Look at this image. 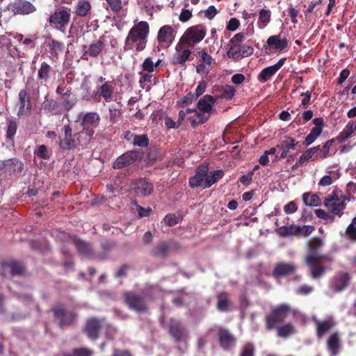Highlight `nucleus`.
<instances>
[{"instance_id": "c85d7f7f", "label": "nucleus", "mask_w": 356, "mask_h": 356, "mask_svg": "<svg viewBox=\"0 0 356 356\" xmlns=\"http://www.w3.org/2000/svg\"><path fill=\"white\" fill-rule=\"evenodd\" d=\"M175 37V31L170 25L162 26L157 35V40L159 43H171Z\"/></svg>"}, {"instance_id": "774afa93", "label": "nucleus", "mask_w": 356, "mask_h": 356, "mask_svg": "<svg viewBox=\"0 0 356 356\" xmlns=\"http://www.w3.org/2000/svg\"><path fill=\"white\" fill-rule=\"evenodd\" d=\"M105 1L109 5L111 10L114 13H118L122 8L121 0H105Z\"/></svg>"}, {"instance_id": "5701e85b", "label": "nucleus", "mask_w": 356, "mask_h": 356, "mask_svg": "<svg viewBox=\"0 0 356 356\" xmlns=\"http://www.w3.org/2000/svg\"><path fill=\"white\" fill-rule=\"evenodd\" d=\"M104 47V44L100 40L94 41L90 45H85L83 47L82 58L85 60H88V57L96 58L102 53Z\"/></svg>"}, {"instance_id": "9d476101", "label": "nucleus", "mask_w": 356, "mask_h": 356, "mask_svg": "<svg viewBox=\"0 0 356 356\" xmlns=\"http://www.w3.org/2000/svg\"><path fill=\"white\" fill-rule=\"evenodd\" d=\"M339 200L340 198L337 194V191H334L325 197L323 203L330 213L341 217L343 215V211L346 209V204L343 201L339 202Z\"/></svg>"}, {"instance_id": "864d4df0", "label": "nucleus", "mask_w": 356, "mask_h": 356, "mask_svg": "<svg viewBox=\"0 0 356 356\" xmlns=\"http://www.w3.org/2000/svg\"><path fill=\"white\" fill-rule=\"evenodd\" d=\"M275 73V70L271 65L263 69L259 74L257 79L261 83H265L268 81Z\"/></svg>"}, {"instance_id": "f257e3e1", "label": "nucleus", "mask_w": 356, "mask_h": 356, "mask_svg": "<svg viewBox=\"0 0 356 356\" xmlns=\"http://www.w3.org/2000/svg\"><path fill=\"white\" fill-rule=\"evenodd\" d=\"M149 31V27L147 22L141 21L135 24L129 30L125 39L124 49L131 50L134 47L136 51L145 49Z\"/></svg>"}, {"instance_id": "412c9836", "label": "nucleus", "mask_w": 356, "mask_h": 356, "mask_svg": "<svg viewBox=\"0 0 356 356\" xmlns=\"http://www.w3.org/2000/svg\"><path fill=\"white\" fill-rule=\"evenodd\" d=\"M179 248L176 243L165 241L158 244L150 252V254L156 258L165 259L170 254L171 248Z\"/></svg>"}, {"instance_id": "13d9d810", "label": "nucleus", "mask_w": 356, "mask_h": 356, "mask_svg": "<svg viewBox=\"0 0 356 356\" xmlns=\"http://www.w3.org/2000/svg\"><path fill=\"white\" fill-rule=\"evenodd\" d=\"M333 142L334 140L331 139L326 141L322 147L319 145L318 158L319 157L321 159H325L327 157L330 149V147L332 146Z\"/></svg>"}, {"instance_id": "49530a36", "label": "nucleus", "mask_w": 356, "mask_h": 356, "mask_svg": "<svg viewBox=\"0 0 356 356\" xmlns=\"http://www.w3.org/2000/svg\"><path fill=\"white\" fill-rule=\"evenodd\" d=\"M300 225L282 226L277 229V232L282 236H298Z\"/></svg>"}, {"instance_id": "393cba45", "label": "nucleus", "mask_w": 356, "mask_h": 356, "mask_svg": "<svg viewBox=\"0 0 356 356\" xmlns=\"http://www.w3.org/2000/svg\"><path fill=\"white\" fill-rule=\"evenodd\" d=\"M296 270V266L291 263L280 262L275 264L273 270V275L275 278L293 274Z\"/></svg>"}, {"instance_id": "4be33fe9", "label": "nucleus", "mask_w": 356, "mask_h": 356, "mask_svg": "<svg viewBox=\"0 0 356 356\" xmlns=\"http://www.w3.org/2000/svg\"><path fill=\"white\" fill-rule=\"evenodd\" d=\"M114 89L113 81H105L102 86H97L96 95H98L99 98H103L106 102H110L113 100Z\"/></svg>"}, {"instance_id": "5fc2aeb1", "label": "nucleus", "mask_w": 356, "mask_h": 356, "mask_svg": "<svg viewBox=\"0 0 356 356\" xmlns=\"http://www.w3.org/2000/svg\"><path fill=\"white\" fill-rule=\"evenodd\" d=\"M48 46L51 54L58 55L63 51L64 44L55 39H50Z\"/></svg>"}, {"instance_id": "a211bd4d", "label": "nucleus", "mask_w": 356, "mask_h": 356, "mask_svg": "<svg viewBox=\"0 0 356 356\" xmlns=\"http://www.w3.org/2000/svg\"><path fill=\"white\" fill-rule=\"evenodd\" d=\"M198 65L196 67V71L198 74H208L209 67L215 63L214 59L204 49L199 51L197 53Z\"/></svg>"}, {"instance_id": "6ab92c4d", "label": "nucleus", "mask_w": 356, "mask_h": 356, "mask_svg": "<svg viewBox=\"0 0 356 356\" xmlns=\"http://www.w3.org/2000/svg\"><path fill=\"white\" fill-rule=\"evenodd\" d=\"M18 97L19 109L17 116L20 118L29 115L32 108L29 95L26 90H21Z\"/></svg>"}, {"instance_id": "603ef678", "label": "nucleus", "mask_w": 356, "mask_h": 356, "mask_svg": "<svg viewBox=\"0 0 356 356\" xmlns=\"http://www.w3.org/2000/svg\"><path fill=\"white\" fill-rule=\"evenodd\" d=\"M229 49L227 55L229 58L238 60L241 58V44H230L229 42Z\"/></svg>"}, {"instance_id": "aec40b11", "label": "nucleus", "mask_w": 356, "mask_h": 356, "mask_svg": "<svg viewBox=\"0 0 356 356\" xmlns=\"http://www.w3.org/2000/svg\"><path fill=\"white\" fill-rule=\"evenodd\" d=\"M209 173V165L203 163L199 165L195 171V175L189 179V185L191 188L203 186L204 180Z\"/></svg>"}, {"instance_id": "4c0bfd02", "label": "nucleus", "mask_w": 356, "mask_h": 356, "mask_svg": "<svg viewBox=\"0 0 356 356\" xmlns=\"http://www.w3.org/2000/svg\"><path fill=\"white\" fill-rule=\"evenodd\" d=\"M91 3L88 0H79L75 7V13L79 17H86L91 13Z\"/></svg>"}, {"instance_id": "473e14b6", "label": "nucleus", "mask_w": 356, "mask_h": 356, "mask_svg": "<svg viewBox=\"0 0 356 356\" xmlns=\"http://www.w3.org/2000/svg\"><path fill=\"white\" fill-rule=\"evenodd\" d=\"M177 52L172 58L171 63L174 65H184L186 60H189V57L191 55V51L189 49H186L182 51L179 50V46L176 47Z\"/></svg>"}, {"instance_id": "e2e57ef3", "label": "nucleus", "mask_w": 356, "mask_h": 356, "mask_svg": "<svg viewBox=\"0 0 356 356\" xmlns=\"http://www.w3.org/2000/svg\"><path fill=\"white\" fill-rule=\"evenodd\" d=\"M321 134V133L318 132L317 129L316 130L312 129L310 133L306 136L303 144L306 146L311 145L315 141V140Z\"/></svg>"}, {"instance_id": "72a5a7b5", "label": "nucleus", "mask_w": 356, "mask_h": 356, "mask_svg": "<svg viewBox=\"0 0 356 356\" xmlns=\"http://www.w3.org/2000/svg\"><path fill=\"white\" fill-rule=\"evenodd\" d=\"M216 308L220 312H227L232 307L229 295L227 292H221L217 295Z\"/></svg>"}, {"instance_id": "79ce46f5", "label": "nucleus", "mask_w": 356, "mask_h": 356, "mask_svg": "<svg viewBox=\"0 0 356 356\" xmlns=\"http://www.w3.org/2000/svg\"><path fill=\"white\" fill-rule=\"evenodd\" d=\"M323 246V241L320 238H313L308 243V254L314 255V257H320L322 254H318V252Z\"/></svg>"}, {"instance_id": "c9c22d12", "label": "nucleus", "mask_w": 356, "mask_h": 356, "mask_svg": "<svg viewBox=\"0 0 356 356\" xmlns=\"http://www.w3.org/2000/svg\"><path fill=\"white\" fill-rule=\"evenodd\" d=\"M355 131L356 132V122H355L353 120H350L347 123L343 129L339 134L337 137V140L339 143H343L348 138H350Z\"/></svg>"}, {"instance_id": "4468645a", "label": "nucleus", "mask_w": 356, "mask_h": 356, "mask_svg": "<svg viewBox=\"0 0 356 356\" xmlns=\"http://www.w3.org/2000/svg\"><path fill=\"white\" fill-rule=\"evenodd\" d=\"M168 332L175 342L187 343L188 334L186 328L179 321L170 319L168 325Z\"/></svg>"}, {"instance_id": "680f3d73", "label": "nucleus", "mask_w": 356, "mask_h": 356, "mask_svg": "<svg viewBox=\"0 0 356 356\" xmlns=\"http://www.w3.org/2000/svg\"><path fill=\"white\" fill-rule=\"evenodd\" d=\"M56 92L61 97L66 96V95H72V88L63 81L56 88Z\"/></svg>"}, {"instance_id": "b1692460", "label": "nucleus", "mask_w": 356, "mask_h": 356, "mask_svg": "<svg viewBox=\"0 0 356 356\" xmlns=\"http://www.w3.org/2000/svg\"><path fill=\"white\" fill-rule=\"evenodd\" d=\"M72 243L76 247L79 254L88 259L94 257V252L90 243L76 237L72 238Z\"/></svg>"}, {"instance_id": "8fccbe9b", "label": "nucleus", "mask_w": 356, "mask_h": 356, "mask_svg": "<svg viewBox=\"0 0 356 356\" xmlns=\"http://www.w3.org/2000/svg\"><path fill=\"white\" fill-rule=\"evenodd\" d=\"M275 329L277 331V335L282 338H286L296 332L295 327L291 323L282 326L277 325Z\"/></svg>"}, {"instance_id": "a19ab883", "label": "nucleus", "mask_w": 356, "mask_h": 356, "mask_svg": "<svg viewBox=\"0 0 356 356\" xmlns=\"http://www.w3.org/2000/svg\"><path fill=\"white\" fill-rule=\"evenodd\" d=\"M224 175V171L222 170H216L210 172V173H208V175L204 180L203 188H208L211 187L213 184L222 179Z\"/></svg>"}, {"instance_id": "4d7b16f0", "label": "nucleus", "mask_w": 356, "mask_h": 356, "mask_svg": "<svg viewBox=\"0 0 356 356\" xmlns=\"http://www.w3.org/2000/svg\"><path fill=\"white\" fill-rule=\"evenodd\" d=\"M6 265L10 267L13 276L21 275L24 271V266L19 262L13 261Z\"/></svg>"}, {"instance_id": "423d86ee", "label": "nucleus", "mask_w": 356, "mask_h": 356, "mask_svg": "<svg viewBox=\"0 0 356 356\" xmlns=\"http://www.w3.org/2000/svg\"><path fill=\"white\" fill-rule=\"evenodd\" d=\"M206 32L207 29L202 24L192 26L186 29L180 38L179 42L187 47H193L195 44L204 39Z\"/></svg>"}, {"instance_id": "f3484780", "label": "nucleus", "mask_w": 356, "mask_h": 356, "mask_svg": "<svg viewBox=\"0 0 356 356\" xmlns=\"http://www.w3.org/2000/svg\"><path fill=\"white\" fill-rule=\"evenodd\" d=\"M63 136L59 137L58 146L64 150H72L76 147V140L72 137V130L70 124H65L62 128Z\"/></svg>"}, {"instance_id": "bf43d9fd", "label": "nucleus", "mask_w": 356, "mask_h": 356, "mask_svg": "<svg viewBox=\"0 0 356 356\" xmlns=\"http://www.w3.org/2000/svg\"><path fill=\"white\" fill-rule=\"evenodd\" d=\"M81 88L86 91V94L82 96V100L91 101L92 97L90 94V88L89 86V80L88 76H85L81 83Z\"/></svg>"}, {"instance_id": "bb28decb", "label": "nucleus", "mask_w": 356, "mask_h": 356, "mask_svg": "<svg viewBox=\"0 0 356 356\" xmlns=\"http://www.w3.org/2000/svg\"><path fill=\"white\" fill-rule=\"evenodd\" d=\"M316 326V333L318 339H321L334 325L335 323L332 320L319 321L316 318H313Z\"/></svg>"}, {"instance_id": "338daca9", "label": "nucleus", "mask_w": 356, "mask_h": 356, "mask_svg": "<svg viewBox=\"0 0 356 356\" xmlns=\"http://www.w3.org/2000/svg\"><path fill=\"white\" fill-rule=\"evenodd\" d=\"M42 107L45 110H47L49 111H55V110H56L58 108V102L56 100H54L53 99H46L42 103Z\"/></svg>"}, {"instance_id": "20e7f679", "label": "nucleus", "mask_w": 356, "mask_h": 356, "mask_svg": "<svg viewBox=\"0 0 356 356\" xmlns=\"http://www.w3.org/2000/svg\"><path fill=\"white\" fill-rule=\"evenodd\" d=\"M51 311L53 313L54 322L62 329L73 325L78 316L75 312L67 309L62 303L53 306Z\"/></svg>"}, {"instance_id": "ea45409f", "label": "nucleus", "mask_w": 356, "mask_h": 356, "mask_svg": "<svg viewBox=\"0 0 356 356\" xmlns=\"http://www.w3.org/2000/svg\"><path fill=\"white\" fill-rule=\"evenodd\" d=\"M211 117V114H205L200 111L194 110V114L191 115L188 119L191 126L195 128L198 124L205 123Z\"/></svg>"}, {"instance_id": "de8ad7c7", "label": "nucleus", "mask_w": 356, "mask_h": 356, "mask_svg": "<svg viewBox=\"0 0 356 356\" xmlns=\"http://www.w3.org/2000/svg\"><path fill=\"white\" fill-rule=\"evenodd\" d=\"M216 90L220 93L219 96L220 97L225 98L226 99H232L236 92L235 88L230 85L218 86Z\"/></svg>"}, {"instance_id": "6e6d98bb", "label": "nucleus", "mask_w": 356, "mask_h": 356, "mask_svg": "<svg viewBox=\"0 0 356 356\" xmlns=\"http://www.w3.org/2000/svg\"><path fill=\"white\" fill-rule=\"evenodd\" d=\"M149 138L147 134L136 135L134 136L133 145L140 147H146L149 145Z\"/></svg>"}, {"instance_id": "dca6fc26", "label": "nucleus", "mask_w": 356, "mask_h": 356, "mask_svg": "<svg viewBox=\"0 0 356 356\" xmlns=\"http://www.w3.org/2000/svg\"><path fill=\"white\" fill-rule=\"evenodd\" d=\"M140 156V152L138 150H129L118 156L113 164L114 169H122L136 161Z\"/></svg>"}, {"instance_id": "a878e982", "label": "nucleus", "mask_w": 356, "mask_h": 356, "mask_svg": "<svg viewBox=\"0 0 356 356\" xmlns=\"http://www.w3.org/2000/svg\"><path fill=\"white\" fill-rule=\"evenodd\" d=\"M100 115L97 112L86 113L81 120V125L83 129H92L95 130L100 122Z\"/></svg>"}, {"instance_id": "1a4fd4ad", "label": "nucleus", "mask_w": 356, "mask_h": 356, "mask_svg": "<svg viewBox=\"0 0 356 356\" xmlns=\"http://www.w3.org/2000/svg\"><path fill=\"white\" fill-rule=\"evenodd\" d=\"M350 275L346 271H338L331 278L329 288L333 293H341L350 284Z\"/></svg>"}, {"instance_id": "2eb2a0df", "label": "nucleus", "mask_w": 356, "mask_h": 356, "mask_svg": "<svg viewBox=\"0 0 356 356\" xmlns=\"http://www.w3.org/2000/svg\"><path fill=\"white\" fill-rule=\"evenodd\" d=\"M104 322L103 318L91 317L86 321L83 331L90 339L95 341L99 337Z\"/></svg>"}, {"instance_id": "f8f14e48", "label": "nucleus", "mask_w": 356, "mask_h": 356, "mask_svg": "<svg viewBox=\"0 0 356 356\" xmlns=\"http://www.w3.org/2000/svg\"><path fill=\"white\" fill-rule=\"evenodd\" d=\"M153 190V184L143 178L132 181L129 188V192L139 197L151 195Z\"/></svg>"}, {"instance_id": "f03ea898", "label": "nucleus", "mask_w": 356, "mask_h": 356, "mask_svg": "<svg viewBox=\"0 0 356 356\" xmlns=\"http://www.w3.org/2000/svg\"><path fill=\"white\" fill-rule=\"evenodd\" d=\"M293 312L291 306L282 303L273 307L270 313L265 316V327L268 331L273 330L284 323L287 316Z\"/></svg>"}, {"instance_id": "0eeeda50", "label": "nucleus", "mask_w": 356, "mask_h": 356, "mask_svg": "<svg viewBox=\"0 0 356 356\" xmlns=\"http://www.w3.org/2000/svg\"><path fill=\"white\" fill-rule=\"evenodd\" d=\"M24 168V163L17 158L0 161V177L12 178L19 177Z\"/></svg>"}, {"instance_id": "7ed1b4c3", "label": "nucleus", "mask_w": 356, "mask_h": 356, "mask_svg": "<svg viewBox=\"0 0 356 356\" xmlns=\"http://www.w3.org/2000/svg\"><path fill=\"white\" fill-rule=\"evenodd\" d=\"M152 291L153 288L146 289L143 296L134 291H127L124 293V302L131 310L138 313L147 312L149 307L145 298L150 296Z\"/></svg>"}, {"instance_id": "f704fd0d", "label": "nucleus", "mask_w": 356, "mask_h": 356, "mask_svg": "<svg viewBox=\"0 0 356 356\" xmlns=\"http://www.w3.org/2000/svg\"><path fill=\"white\" fill-rule=\"evenodd\" d=\"M267 44L273 49L283 51L288 46V40L286 38H281L280 34L271 35L267 40Z\"/></svg>"}, {"instance_id": "09e8293b", "label": "nucleus", "mask_w": 356, "mask_h": 356, "mask_svg": "<svg viewBox=\"0 0 356 356\" xmlns=\"http://www.w3.org/2000/svg\"><path fill=\"white\" fill-rule=\"evenodd\" d=\"M302 200L305 205L309 207H318L322 203L321 198L317 194L310 195L309 193H305L302 195Z\"/></svg>"}, {"instance_id": "052dcab7", "label": "nucleus", "mask_w": 356, "mask_h": 356, "mask_svg": "<svg viewBox=\"0 0 356 356\" xmlns=\"http://www.w3.org/2000/svg\"><path fill=\"white\" fill-rule=\"evenodd\" d=\"M271 14L269 10L261 9L259 13V23H262V28L270 22Z\"/></svg>"}, {"instance_id": "37998d69", "label": "nucleus", "mask_w": 356, "mask_h": 356, "mask_svg": "<svg viewBox=\"0 0 356 356\" xmlns=\"http://www.w3.org/2000/svg\"><path fill=\"white\" fill-rule=\"evenodd\" d=\"M35 157L42 160H49L52 156V151L45 145H40L33 151Z\"/></svg>"}, {"instance_id": "2f4dec72", "label": "nucleus", "mask_w": 356, "mask_h": 356, "mask_svg": "<svg viewBox=\"0 0 356 356\" xmlns=\"http://www.w3.org/2000/svg\"><path fill=\"white\" fill-rule=\"evenodd\" d=\"M216 99L210 95H206L199 99L197 108L198 111L204 113L205 114H210L213 110V106L216 103Z\"/></svg>"}, {"instance_id": "e433bc0d", "label": "nucleus", "mask_w": 356, "mask_h": 356, "mask_svg": "<svg viewBox=\"0 0 356 356\" xmlns=\"http://www.w3.org/2000/svg\"><path fill=\"white\" fill-rule=\"evenodd\" d=\"M53 71L52 67L46 62L41 64L38 72V79L41 85L46 84L50 78V74Z\"/></svg>"}, {"instance_id": "a18cd8bd", "label": "nucleus", "mask_w": 356, "mask_h": 356, "mask_svg": "<svg viewBox=\"0 0 356 356\" xmlns=\"http://www.w3.org/2000/svg\"><path fill=\"white\" fill-rule=\"evenodd\" d=\"M77 102V98L74 95H66L60 97V105L66 111H70L73 108Z\"/></svg>"}, {"instance_id": "69168bd1", "label": "nucleus", "mask_w": 356, "mask_h": 356, "mask_svg": "<svg viewBox=\"0 0 356 356\" xmlns=\"http://www.w3.org/2000/svg\"><path fill=\"white\" fill-rule=\"evenodd\" d=\"M255 349L252 343H245L241 352L240 356H254Z\"/></svg>"}, {"instance_id": "3c124183", "label": "nucleus", "mask_w": 356, "mask_h": 356, "mask_svg": "<svg viewBox=\"0 0 356 356\" xmlns=\"http://www.w3.org/2000/svg\"><path fill=\"white\" fill-rule=\"evenodd\" d=\"M318 149L319 145H317L307 149L302 154V155L300 156V159L302 160L304 164L309 161V159H312L314 161L318 159Z\"/></svg>"}, {"instance_id": "7c9ffc66", "label": "nucleus", "mask_w": 356, "mask_h": 356, "mask_svg": "<svg viewBox=\"0 0 356 356\" xmlns=\"http://www.w3.org/2000/svg\"><path fill=\"white\" fill-rule=\"evenodd\" d=\"M94 134V129L83 128V130L76 134V145L81 146L82 148H87L90 145Z\"/></svg>"}, {"instance_id": "c756f323", "label": "nucleus", "mask_w": 356, "mask_h": 356, "mask_svg": "<svg viewBox=\"0 0 356 356\" xmlns=\"http://www.w3.org/2000/svg\"><path fill=\"white\" fill-rule=\"evenodd\" d=\"M298 142L290 136H285V139L281 140L277 145V147L282 149V152L280 154V158H286L290 149H295Z\"/></svg>"}, {"instance_id": "c03bdc74", "label": "nucleus", "mask_w": 356, "mask_h": 356, "mask_svg": "<svg viewBox=\"0 0 356 356\" xmlns=\"http://www.w3.org/2000/svg\"><path fill=\"white\" fill-rule=\"evenodd\" d=\"M94 351L87 347L75 348L72 353L63 352L60 356H93Z\"/></svg>"}, {"instance_id": "39448f33", "label": "nucleus", "mask_w": 356, "mask_h": 356, "mask_svg": "<svg viewBox=\"0 0 356 356\" xmlns=\"http://www.w3.org/2000/svg\"><path fill=\"white\" fill-rule=\"evenodd\" d=\"M306 264L311 268V277L313 279L320 278L326 270L323 266V262L327 261L332 263L333 257L328 254H323L320 257L314 255H307L305 258Z\"/></svg>"}, {"instance_id": "9b49d317", "label": "nucleus", "mask_w": 356, "mask_h": 356, "mask_svg": "<svg viewBox=\"0 0 356 356\" xmlns=\"http://www.w3.org/2000/svg\"><path fill=\"white\" fill-rule=\"evenodd\" d=\"M218 340L220 348L225 351L232 350L236 344V337L227 328L218 327Z\"/></svg>"}, {"instance_id": "6e6552de", "label": "nucleus", "mask_w": 356, "mask_h": 356, "mask_svg": "<svg viewBox=\"0 0 356 356\" xmlns=\"http://www.w3.org/2000/svg\"><path fill=\"white\" fill-rule=\"evenodd\" d=\"M70 9L63 7L61 9L55 10L49 17L48 22L56 30L65 33L67 26L70 21Z\"/></svg>"}, {"instance_id": "ddd939ff", "label": "nucleus", "mask_w": 356, "mask_h": 356, "mask_svg": "<svg viewBox=\"0 0 356 356\" xmlns=\"http://www.w3.org/2000/svg\"><path fill=\"white\" fill-rule=\"evenodd\" d=\"M8 9L14 15H29L37 10L36 6L26 0H15L8 5Z\"/></svg>"}, {"instance_id": "cd10ccee", "label": "nucleus", "mask_w": 356, "mask_h": 356, "mask_svg": "<svg viewBox=\"0 0 356 356\" xmlns=\"http://www.w3.org/2000/svg\"><path fill=\"white\" fill-rule=\"evenodd\" d=\"M327 348L331 356H337L341 349V337L339 332L331 334L327 339Z\"/></svg>"}, {"instance_id": "0e129e2a", "label": "nucleus", "mask_w": 356, "mask_h": 356, "mask_svg": "<svg viewBox=\"0 0 356 356\" xmlns=\"http://www.w3.org/2000/svg\"><path fill=\"white\" fill-rule=\"evenodd\" d=\"M142 67L144 71H146L149 73H152L155 70V65H154V61L152 60V58L147 57L146 58L143 64Z\"/></svg>"}, {"instance_id": "58836bf2", "label": "nucleus", "mask_w": 356, "mask_h": 356, "mask_svg": "<svg viewBox=\"0 0 356 356\" xmlns=\"http://www.w3.org/2000/svg\"><path fill=\"white\" fill-rule=\"evenodd\" d=\"M17 122L15 119H7L6 139L13 145L15 143V136L17 130Z\"/></svg>"}]
</instances>
